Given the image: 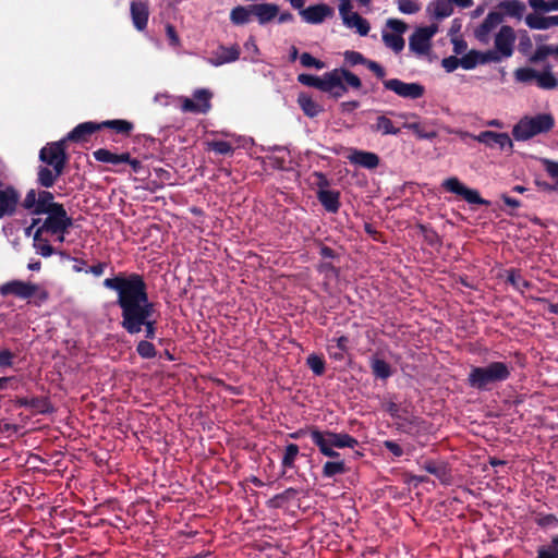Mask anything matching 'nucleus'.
<instances>
[{
  "label": "nucleus",
  "mask_w": 558,
  "mask_h": 558,
  "mask_svg": "<svg viewBox=\"0 0 558 558\" xmlns=\"http://www.w3.org/2000/svg\"><path fill=\"white\" fill-rule=\"evenodd\" d=\"M104 287L117 292L121 310V327L130 335L145 331V338L156 337L157 323L151 319L154 303L149 301L144 278L135 272L119 275L104 280Z\"/></svg>",
  "instance_id": "nucleus-1"
},
{
  "label": "nucleus",
  "mask_w": 558,
  "mask_h": 558,
  "mask_svg": "<svg viewBox=\"0 0 558 558\" xmlns=\"http://www.w3.org/2000/svg\"><path fill=\"white\" fill-rule=\"evenodd\" d=\"M39 160L44 165L37 168V184L49 189L63 174L68 163L66 142L64 138L45 145L39 150Z\"/></svg>",
  "instance_id": "nucleus-2"
},
{
  "label": "nucleus",
  "mask_w": 558,
  "mask_h": 558,
  "mask_svg": "<svg viewBox=\"0 0 558 558\" xmlns=\"http://www.w3.org/2000/svg\"><path fill=\"white\" fill-rule=\"evenodd\" d=\"M511 366L504 362H490L485 366H472L466 384L477 391H490L497 384L508 380Z\"/></svg>",
  "instance_id": "nucleus-3"
},
{
  "label": "nucleus",
  "mask_w": 558,
  "mask_h": 558,
  "mask_svg": "<svg viewBox=\"0 0 558 558\" xmlns=\"http://www.w3.org/2000/svg\"><path fill=\"white\" fill-rule=\"evenodd\" d=\"M555 126V119L551 113H537L524 116L512 129V136L515 141H529L532 137L546 134Z\"/></svg>",
  "instance_id": "nucleus-4"
},
{
  "label": "nucleus",
  "mask_w": 558,
  "mask_h": 558,
  "mask_svg": "<svg viewBox=\"0 0 558 558\" xmlns=\"http://www.w3.org/2000/svg\"><path fill=\"white\" fill-rule=\"evenodd\" d=\"M0 294L2 296L13 295L23 300L36 298L39 302H45L49 298L48 291L39 284L22 280H11L1 284Z\"/></svg>",
  "instance_id": "nucleus-5"
},
{
  "label": "nucleus",
  "mask_w": 558,
  "mask_h": 558,
  "mask_svg": "<svg viewBox=\"0 0 558 558\" xmlns=\"http://www.w3.org/2000/svg\"><path fill=\"white\" fill-rule=\"evenodd\" d=\"M316 198L328 214H337L340 209V191L331 189L327 178L316 172Z\"/></svg>",
  "instance_id": "nucleus-6"
},
{
  "label": "nucleus",
  "mask_w": 558,
  "mask_h": 558,
  "mask_svg": "<svg viewBox=\"0 0 558 558\" xmlns=\"http://www.w3.org/2000/svg\"><path fill=\"white\" fill-rule=\"evenodd\" d=\"M47 218L43 225L37 228L39 232L44 233H65L73 225L72 218L68 215L63 206H56L54 210L47 214Z\"/></svg>",
  "instance_id": "nucleus-7"
},
{
  "label": "nucleus",
  "mask_w": 558,
  "mask_h": 558,
  "mask_svg": "<svg viewBox=\"0 0 558 558\" xmlns=\"http://www.w3.org/2000/svg\"><path fill=\"white\" fill-rule=\"evenodd\" d=\"M385 89L391 90L405 99H418L425 94V87L420 83H407L399 78L383 80Z\"/></svg>",
  "instance_id": "nucleus-8"
},
{
  "label": "nucleus",
  "mask_w": 558,
  "mask_h": 558,
  "mask_svg": "<svg viewBox=\"0 0 558 558\" xmlns=\"http://www.w3.org/2000/svg\"><path fill=\"white\" fill-rule=\"evenodd\" d=\"M435 25L417 27L409 38L410 50L417 56H425L432 48V38L436 34Z\"/></svg>",
  "instance_id": "nucleus-9"
},
{
  "label": "nucleus",
  "mask_w": 558,
  "mask_h": 558,
  "mask_svg": "<svg viewBox=\"0 0 558 558\" xmlns=\"http://www.w3.org/2000/svg\"><path fill=\"white\" fill-rule=\"evenodd\" d=\"M442 187L450 193L463 197L469 204L484 206H488L490 204L489 201L480 195L477 190L466 187L456 177L446 179L442 182Z\"/></svg>",
  "instance_id": "nucleus-10"
},
{
  "label": "nucleus",
  "mask_w": 558,
  "mask_h": 558,
  "mask_svg": "<svg viewBox=\"0 0 558 558\" xmlns=\"http://www.w3.org/2000/svg\"><path fill=\"white\" fill-rule=\"evenodd\" d=\"M213 97V93L206 88L196 89L193 93V99L184 97L181 100V110L183 112H192V113H207L210 108V99Z\"/></svg>",
  "instance_id": "nucleus-11"
},
{
  "label": "nucleus",
  "mask_w": 558,
  "mask_h": 558,
  "mask_svg": "<svg viewBox=\"0 0 558 558\" xmlns=\"http://www.w3.org/2000/svg\"><path fill=\"white\" fill-rule=\"evenodd\" d=\"M20 198L19 191L0 179V219L15 214Z\"/></svg>",
  "instance_id": "nucleus-12"
},
{
  "label": "nucleus",
  "mask_w": 558,
  "mask_h": 558,
  "mask_svg": "<svg viewBox=\"0 0 558 558\" xmlns=\"http://www.w3.org/2000/svg\"><path fill=\"white\" fill-rule=\"evenodd\" d=\"M515 34L511 26L504 25L495 36V49L500 52L504 58H509L513 53V45Z\"/></svg>",
  "instance_id": "nucleus-13"
},
{
  "label": "nucleus",
  "mask_w": 558,
  "mask_h": 558,
  "mask_svg": "<svg viewBox=\"0 0 558 558\" xmlns=\"http://www.w3.org/2000/svg\"><path fill=\"white\" fill-rule=\"evenodd\" d=\"M318 439L328 444L335 449H354L359 445L357 439L347 433H333L328 430L319 432Z\"/></svg>",
  "instance_id": "nucleus-14"
},
{
  "label": "nucleus",
  "mask_w": 558,
  "mask_h": 558,
  "mask_svg": "<svg viewBox=\"0 0 558 558\" xmlns=\"http://www.w3.org/2000/svg\"><path fill=\"white\" fill-rule=\"evenodd\" d=\"M130 14L134 27L138 32L145 31L149 19L148 2L143 0H133L130 4Z\"/></svg>",
  "instance_id": "nucleus-15"
},
{
  "label": "nucleus",
  "mask_w": 558,
  "mask_h": 558,
  "mask_svg": "<svg viewBox=\"0 0 558 558\" xmlns=\"http://www.w3.org/2000/svg\"><path fill=\"white\" fill-rule=\"evenodd\" d=\"M344 60L350 65L363 64L372 71L378 78L383 80L386 76V70L376 61L365 58L361 52L347 50L344 52Z\"/></svg>",
  "instance_id": "nucleus-16"
},
{
  "label": "nucleus",
  "mask_w": 558,
  "mask_h": 558,
  "mask_svg": "<svg viewBox=\"0 0 558 558\" xmlns=\"http://www.w3.org/2000/svg\"><path fill=\"white\" fill-rule=\"evenodd\" d=\"M478 141L492 148L499 147L501 150L508 149L509 151L513 149V143L507 133L484 131L480 133Z\"/></svg>",
  "instance_id": "nucleus-17"
},
{
  "label": "nucleus",
  "mask_w": 558,
  "mask_h": 558,
  "mask_svg": "<svg viewBox=\"0 0 558 558\" xmlns=\"http://www.w3.org/2000/svg\"><path fill=\"white\" fill-rule=\"evenodd\" d=\"M101 130L100 123L97 122H83L76 125L71 132L68 133V135L64 137V141L68 142H75V143H82L87 142L89 136L94 134L95 132Z\"/></svg>",
  "instance_id": "nucleus-18"
},
{
  "label": "nucleus",
  "mask_w": 558,
  "mask_h": 558,
  "mask_svg": "<svg viewBox=\"0 0 558 558\" xmlns=\"http://www.w3.org/2000/svg\"><path fill=\"white\" fill-rule=\"evenodd\" d=\"M15 405L20 408H28L34 413L38 414H46L52 412L53 408L46 397H33V398H26V397H17L14 400Z\"/></svg>",
  "instance_id": "nucleus-19"
},
{
  "label": "nucleus",
  "mask_w": 558,
  "mask_h": 558,
  "mask_svg": "<svg viewBox=\"0 0 558 558\" xmlns=\"http://www.w3.org/2000/svg\"><path fill=\"white\" fill-rule=\"evenodd\" d=\"M348 159L351 163L369 170L377 168L380 162L377 154L359 149H353Z\"/></svg>",
  "instance_id": "nucleus-20"
},
{
  "label": "nucleus",
  "mask_w": 558,
  "mask_h": 558,
  "mask_svg": "<svg viewBox=\"0 0 558 558\" xmlns=\"http://www.w3.org/2000/svg\"><path fill=\"white\" fill-rule=\"evenodd\" d=\"M541 162L547 172V174L555 179V184L548 183L546 181L535 180V185L541 189L542 191L551 193V192H558V161L548 159V158H542Z\"/></svg>",
  "instance_id": "nucleus-21"
},
{
  "label": "nucleus",
  "mask_w": 558,
  "mask_h": 558,
  "mask_svg": "<svg viewBox=\"0 0 558 558\" xmlns=\"http://www.w3.org/2000/svg\"><path fill=\"white\" fill-rule=\"evenodd\" d=\"M423 469L429 474L435 475L444 485H450L452 483V473L447 463L427 460L424 462Z\"/></svg>",
  "instance_id": "nucleus-22"
},
{
  "label": "nucleus",
  "mask_w": 558,
  "mask_h": 558,
  "mask_svg": "<svg viewBox=\"0 0 558 558\" xmlns=\"http://www.w3.org/2000/svg\"><path fill=\"white\" fill-rule=\"evenodd\" d=\"M240 53L241 50L238 45H232L230 47L219 46L214 52L215 60L213 63L215 65H221L225 63L234 62L240 58Z\"/></svg>",
  "instance_id": "nucleus-23"
},
{
  "label": "nucleus",
  "mask_w": 558,
  "mask_h": 558,
  "mask_svg": "<svg viewBox=\"0 0 558 558\" xmlns=\"http://www.w3.org/2000/svg\"><path fill=\"white\" fill-rule=\"evenodd\" d=\"M525 24L532 29H548L558 26V15L542 16L531 13L526 15Z\"/></svg>",
  "instance_id": "nucleus-24"
},
{
  "label": "nucleus",
  "mask_w": 558,
  "mask_h": 558,
  "mask_svg": "<svg viewBox=\"0 0 558 558\" xmlns=\"http://www.w3.org/2000/svg\"><path fill=\"white\" fill-rule=\"evenodd\" d=\"M279 13V7L274 3L253 4V15L257 17L259 24H266L274 20Z\"/></svg>",
  "instance_id": "nucleus-25"
},
{
  "label": "nucleus",
  "mask_w": 558,
  "mask_h": 558,
  "mask_svg": "<svg viewBox=\"0 0 558 558\" xmlns=\"http://www.w3.org/2000/svg\"><path fill=\"white\" fill-rule=\"evenodd\" d=\"M341 69H335L331 72L325 73L323 77L316 76V89L330 93L341 81Z\"/></svg>",
  "instance_id": "nucleus-26"
},
{
  "label": "nucleus",
  "mask_w": 558,
  "mask_h": 558,
  "mask_svg": "<svg viewBox=\"0 0 558 558\" xmlns=\"http://www.w3.org/2000/svg\"><path fill=\"white\" fill-rule=\"evenodd\" d=\"M53 194L49 191L43 190L38 191L37 207L35 209V215L48 214L54 210L56 206H63L62 204L53 202Z\"/></svg>",
  "instance_id": "nucleus-27"
},
{
  "label": "nucleus",
  "mask_w": 558,
  "mask_h": 558,
  "mask_svg": "<svg viewBox=\"0 0 558 558\" xmlns=\"http://www.w3.org/2000/svg\"><path fill=\"white\" fill-rule=\"evenodd\" d=\"M498 8L502 11L504 15L515 17L521 20L525 12V4L520 0H505L498 4Z\"/></svg>",
  "instance_id": "nucleus-28"
},
{
  "label": "nucleus",
  "mask_w": 558,
  "mask_h": 558,
  "mask_svg": "<svg viewBox=\"0 0 558 558\" xmlns=\"http://www.w3.org/2000/svg\"><path fill=\"white\" fill-rule=\"evenodd\" d=\"M371 129L381 135H397L400 133V129L396 128L393 122L385 114L378 116Z\"/></svg>",
  "instance_id": "nucleus-29"
},
{
  "label": "nucleus",
  "mask_w": 558,
  "mask_h": 558,
  "mask_svg": "<svg viewBox=\"0 0 558 558\" xmlns=\"http://www.w3.org/2000/svg\"><path fill=\"white\" fill-rule=\"evenodd\" d=\"M101 129L107 128L113 130L117 134L122 136H130L134 129V124L128 120L116 119V120H107L100 123Z\"/></svg>",
  "instance_id": "nucleus-30"
},
{
  "label": "nucleus",
  "mask_w": 558,
  "mask_h": 558,
  "mask_svg": "<svg viewBox=\"0 0 558 558\" xmlns=\"http://www.w3.org/2000/svg\"><path fill=\"white\" fill-rule=\"evenodd\" d=\"M344 25L350 28H356L361 36H366L369 33L371 26L366 19L362 17L359 13H351L349 17H344Z\"/></svg>",
  "instance_id": "nucleus-31"
},
{
  "label": "nucleus",
  "mask_w": 558,
  "mask_h": 558,
  "mask_svg": "<svg viewBox=\"0 0 558 558\" xmlns=\"http://www.w3.org/2000/svg\"><path fill=\"white\" fill-rule=\"evenodd\" d=\"M253 15V4L243 7L238 5L231 10L230 21L234 25H244L251 21V16Z\"/></svg>",
  "instance_id": "nucleus-32"
},
{
  "label": "nucleus",
  "mask_w": 558,
  "mask_h": 558,
  "mask_svg": "<svg viewBox=\"0 0 558 558\" xmlns=\"http://www.w3.org/2000/svg\"><path fill=\"white\" fill-rule=\"evenodd\" d=\"M507 282L510 283L517 291L524 293L533 287V283L521 276L520 270L509 269L507 271Z\"/></svg>",
  "instance_id": "nucleus-33"
},
{
  "label": "nucleus",
  "mask_w": 558,
  "mask_h": 558,
  "mask_svg": "<svg viewBox=\"0 0 558 558\" xmlns=\"http://www.w3.org/2000/svg\"><path fill=\"white\" fill-rule=\"evenodd\" d=\"M347 472L343 459L327 461L322 469V475L326 478H332Z\"/></svg>",
  "instance_id": "nucleus-34"
},
{
  "label": "nucleus",
  "mask_w": 558,
  "mask_h": 558,
  "mask_svg": "<svg viewBox=\"0 0 558 558\" xmlns=\"http://www.w3.org/2000/svg\"><path fill=\"white\" fill-rule=\"evenodd\" d=\"M372 373L376 378L387 379L392 375V368L385 360L373 357L371 360Z\"/></svg>",
  "instance_id": "nucleus-35"
},
{
  "label": "nucleus",
  "mask_w": 558,
  "mask_h": 558,
  "mask_svg": "<svg viewBox=\"0 0 558 558\" xmlns=\"http://www.w3.org/2000/svg\"><path fill=\"white\" fill-rule=\"evenodd\" d=\"M43 233L44 232L36 230L34 234V247L37 254L41 255L43 257H49L54 253V250L50 245L49 241L41 236Z\"/></svg>",
  "instance_id": "nucleus-36"
},
{
  "label": "nucleus",
  "mask_w": 558,
  "mask_h": 558,
  "mask_svg": "<svg viewBox=\"0 0 558 558\" xmlns=\"http://www.w3.org/2000/svg\"><path fill=\"white\" fill-rule=\"evenodd\" d=\"M383 41L386 47L390 48L396 53L401 52L405 45V41L401 35L386 32L383 33Z\"/></svg>",
  "instance_id": "nucleus-37"
},
{
  "label": "nucleus",
  "mask_w": 558,
  "mask_h": 558,
  "mask_svg": "<svg viewBox=\"0 0 558 558\" xmlns=\"http://www.w3.org/2000/svg\"><path fill=\"white\" fill-rule=\"evenodd\" d=\"M93 156L99 162L111 163L114 166L121 165L120 154H114L106 148L95 150Z\"/></svg>",
  "instance_id": "nucleus-38"
},
{
  "label": "nucleus",
  "mask_w": 558,
  "mask_h": 558,
  "mask_svg": "<svg viewBox=\"0 0 558 558\" xmlns=\"http://www.w3.org/2000/svg\"><path fill=\"white\" fill-rule=\"evenodd\" d=\"M537 86L543 89H554L558 86V81L555 75L550 72L549 66L542 72L538 73L536 78Z\"/></svg>",
  "instance_id": "nucleus-39"
},
{
  "label": "nucleus",
  "mask_w": 558,
  "mask_h": 558,
  "mask_svg": "<svg viewBox=\"0 0 558 558\" xmlns=\"http://www.w3.org/2000/svg\"><path fill=\"white\" fill-rule=\"evenodd\" d=\"M453 13L451 0H437L435 3L434 15L438 20L450 16Z\"/></svg>",
  "instance_id": "nucleus-40"
},
{
  "label": "nucleus",
  "mask_w": 558,
  "mask_h": 558,
  "mask_svg": "<svg viewBox=\"0 0 558 558\" xmlns=\"http://www.w3.org/2000/svg\"><path fill=\"white\" fill-rule=\"evenodd\" d=\"M318 271L320 274H325L327 281L324 282V286H327L330 281H336L338 278V271L332 260H322L318 266Z\"/></svg>",
  "instance_id": "nucleus-41"
},
{
  "label": "nucleus",
  "mask_w": 558,
  "mask_h": 558,
  "mask_svg": "<svg viewBox=\"0 0 558 558\" xmlns=\"http://www.w3.org/2000/svg\"><path fill=\"white\" fill-rule=\"evenodd\" d=\"M417 228L420 229L421 233L423 234V238H424L425 242L428 245L436 246V245H439L441 243L440 236L438 235V233L432 227L423 225V223H420L417 226Z\"/></svg>",
  "instance_id": "nucleus-42"
},
{
  "label": "nucleus",
  "mask_w": 558,
  "mask_h": 558,
  "mask_svg": "<svg viewBox=\"0 0 558 558\" xmlns=\"http://www.w3.org/2000/svg\"><path fill=\"white\" fill-rule=\"evenodd\" d=\"M136 352L143 359H154L157 355L155 345L148 340H141L136 345Z\"/></svg>",
  "instance_id": "nucleus-43"
},
{
  "label": "nucleus",
  "mask_w": 558,
  "mask_h": 558,
  "mask_svg": "<svg viewBox=\"0 0 558 558\" xmlns=\"http://www.w3.org/2000/svg\"><path fill=\"white\" fill-rule=\"evenodd\" d=\"M298 104L306 116L314 117V101L312 96L306 93H300L298 96Z\"/></svg>",
  "instance_id": "nucleus-44"
},
{
  "label": "nucleus",
  "mask_w": 558,
  "mask_h": 558,
  "mask_svg": "<svg viewBox=\"0 0 558 558\" xmlns=\"http://www.w3.org/2000/svg\"><path fill=\"white\" fill-rule=\"evenodd\" d=\"M538 72L532 68H519L514 72L515 80L521 83H529L536 80Z\"/></svg>",
  "instance_id": "nucleus-45"
},
{
  "label": "nucleus",
  "mask_w": 558,
  "mask_h": 558,
  "mask_svg": "<svg viewBox=\"0 0 558 558\" xmlns=\"http://www.w3.org/2000/svg\"><path fill=\"white\" fill-rule=\"evenodd\" d=\"M319 438V430H316V447H318L319 451L326 456L331 458L332 460L341 459V454L333 447L328 444L322 441Z\"/></svg>",
  "instance_id": "nucleus-46"
},
{
  "label": "nucleus",
  "mask_w": 558,
  "mask_h": 558,
  "mask_svg": "<svg viewBox=\"0 0 558 558\" xmlns=\"http://www.w3.org/2000/svg\"><path fill=\"white\" fill-rule=\"evenodd\" d=\"M461 66L464 70H472L480 63V51L471 50L462 58H460Z\"/></svg>",
  "instance_id": "nucleus-47"
},
{
  "label": "nucleus",
  "mask_w": 558,
  "mask_h": 558,
  "mask_svg": "<svg viewBox=\"0 0 558 558\" xmlns=\"http://www.w3.org/2000/svg\"><path fill=\"white\" fill-rule=\"evenodd\" d=\"M208 149L219 155H229L233 153V147L226 141H211L207 143Z\"/></svg>",
  "instance_id": "nucleus-48"
},
{
  "label": "nucleus",
  "mask_w": 558,
  "mask_h": 558,
  "mask_svg": "<svg viewBox=\"0 0 558 558\" xmlns=\"http://www.w3.org/2000/svg\"><path fill=\"white\" fill-rule=\"evenodd\" d=\"M403 128L414 132V134L421 140H430L436 136L435 132H425L422 125L417 122H404Z\"/></svg>",
  "instance_id": "nucleus-49"
},
{
  "label": "nucleus",
  "mask_w": 558,
  "mask_h": 558,
  "mask_svg": "<svg viewBox=\"0 0 558 558\" xmlns=\"http://www.w3.org/2000/svg\"><path fill=\"white\" fill-rule=\"evenodd\" d=\"M504 21V14L501 12L492 11L483 21V27L486 29H494Z\"/></svg>",
  "instance_id": "nucleus-50"
},
{
  "label": "nucleus",
  "mask_w": 558,
  "mask_h": 558,
  "mask_svg": "<svg viewBox=\"0 0 558 558\" xmlns=\"http://www.w3.org/2000/svg\"><path fill=\"white\" fill-rule=\"evenodd\" d=\"M554 52H555V49H553L550 46H547V45L539 46L536 48L535 52L530 57L529 61L531 63H538Z\"/></svg>",
  "instance_id": "nucleus-51"
},
{
  "label": "nucleus",
  "mask_w": 558,
  "mask_h": 558,
  "mask_svg": "<svg viewBox=\"0 0 558 558\" xmlns=\"http://www.w3.org/2000/svg\"><path fill=\"white\" fill-rule=\"evenodd\" d=\"M298 453H299L298 445L289 444L284 449V453L282 457V464L284 466H292Z\"/></svg>",
  "instance_id": "nucleus-52"
},
{
  "label": "nucleus",
  "mask_w": 558,
  "mask_h": 558,
  "mask_svg": "<svg viewBox=\"0 0 558 558\" xmlns=\"http://www.w3.org/2000/svg\"><path fill=\"white\" fill-rule=\"evenodd\" d=\"M340 74H341L343 83L345 82L347 85H349L350 87H352L354 89L361 88L362 82L357 75H355L354 73H352L349 70H345L343 68H341Z\"/></svg>",
  "instance_id": "nucleus-53"
},
{
  "label": "nucleus",
  "mask_w": 558,
  "mask_h": 558,
  "mask_svg": "<svg viewBox=\"0 0 558 558\" xmlns=\"http://www.w3.org/2000/svg\"><path fill=\"white\" fill-rule=\"evenodd\" d=\"M398 9L403 14H415L421 10V5L413 0H399Z\"/></svg>",
  "instance_id": "nucleus-54"
},
{
  "label": "nucleus",
  "mask_w": 558,
  "mask_h": 558,
  "mask_svg": "<svg viewBox=\"0 0 558 558\" xmlns=\"http://www.w3.org/2000/svg\"><path fill=\"white\" fill-rule=\"evenodd\" d=\"M535 522L541 527H553L558 525V519L555 514H537Z\"/></svg>",
  "instance_id": "nucleus-55"
},
{
  "label": "nucleus",
  "mask_w": 558,
  "mask_h": 558,
  "mask_svg": "<svg viewBox=\"0 0 558 558\" xmlns=\"http://www.w3.org/2000/svg\"><path fill=\"white\" fill-rule=\"evenodd\" d=\"M36 197H38V192L32 189L26 193L25 198L22 203V206L34 215L35 209L37 207Z\"/></svg>",
  "instance_id": "nucleus-56"
},
{
  "label": "nucleus",
  "mask_w": 558,
  "mask_h": 558,
  "mask_svg": "<svg viewBox=\"0 0 558 558\" xmlns=\"http://www.w3.org/2000/svg\"><path fill=\"white\" fill-rule=\"evenodd\" d=\"M504 59V57L500 54L499 51L495 50H487L485 52L480 51V63H488V62H500Z\"/></svg>",
  "instance_id": "nucleus-57"
},
{
  "label": "nucleus",
  "mask_w": 558,
  "mask_h": 558,
  "mask_svg": "<svg viewBox=\"0 0 558 558\" xmlns=\"http://www.w3.org/2000/svg\"><path fill=\"white\" fill-rule=\"evenodd\" d=\"M333 14V9L325 3L316 4V24Z\"/></svg>",
  "instance_id": "nucleus-58"
},
{
  "label": "nucleus",
  "mask_w": 558,
  "mask_h": 558,
  "mask_svg": "<svg viewBox=\"0 0 558 558\" xmlns=\"http://www.w3.org/2000/svg\"><path fill=\"white\" fill-rule=\"evenodd\" d=\"M387 26L393 32L392 34H399L401 36L408 29L407 23L398 19H389Z\"/></svg>",
  "instance_id": "nucleus-59"
},
{
  "label": "nucleus",
  "mask_w": 558,
  "mask_h": 558,
  "mask_svg": "<svg viewBox=\"0 0 558 558\" xmlns=\"http://www.w3.org/2000/svg\"><path fill=\"white\" fill-rule=\"evenodd\" d=\"M441 65L447 72L450 73L457 70L459 66H461V61L460 58L456 56H450L442 59Z\"/></svg>",
  "instance_id": "nucleus-60"
},
{
  "label": "nucleus",
  "mask_w": 558,
  "mask_h": 558,
  "mask_svg": "<svg viewBox=\"0 0 558 558\" xmlns=\"http://www.w3.org/2000/svg\"><path fill=\"white\" fill-rule=\"evenodd\" d=\"M15 354L10 350L0 351V368L11 367L13 365Z\"/></svg>",
  "instance_id": "nucleus-61"
},
{
  "label": "nucleus",
  "mask_w": 558,
  "mask_h": 558,
  "mask_svg": "<svg viewBox=\"0 0 558 558\" xmlns=\"http://www.w3.org/2000/svg\"><path fill=\"white\" fill-rule=\"evenodd\" d=\"M518 48H519V51L523 54H527L531 51L532 40H531L530 36L527 35V33H524L521 35Z\"/></svg>",
  "instance_id": "nucleus-62"
},
{
  "label": "nucleus",
  "mask_w": 558,
  "mask_h": 558,
  "mask_svg": "<svg viewBox=\"0 0 558 558\" xmlns=\"http://www.w3.org/2000/svg\"><path fill=\"white\" fill-rule=\"evenodd\" d=\"M166 35H167V38L171 46H173V47L180 46V38H179L173 25H171V24L166 25Z\"/></svg>",
  "instance_id": "nucleus-63"
},
{
  "label": "nucleus",
  "mask_w": 558,
  "mask_h": 558,
  "mask_svg": "<svg viewBox=\"0 0 558 558\" xmlns=\"http://www.w3.org/2000/svg\"><path fill=\"white\" fill-rule=\"evenodd\" d=\"M384 447L390 452L392 453L395 457H401L403 456V449L402 447L397 444L396 441L393 440H386L384 441Z\"/></svg>",
  "instance_id": "nucleus-64"
}]
</instances>
